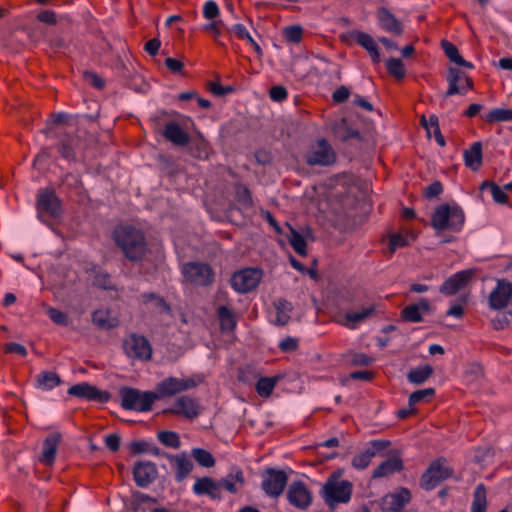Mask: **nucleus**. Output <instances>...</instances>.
<instances>
[{
  "label": "nucleus",
  "mask_w": 512,
  "mask_h": 512,
  "mask_svg": "<svg viewBox=\"0 0 512 512\" xmlns=\"http://www.w3.org/2000/svg\"><path fill=\"white\" fill-rule=\"evenodd\" d=\"M112 238L123 256L131 263H142L150 253L144 232L133 225L115 227Z\"/></svg>",
  "instance_id": "1"
},
{
  "label": "nucleus",
  "mask_w": 512,
  "mask_h": 512,
  "mask_svg": "<svg viewBox=\"0 0 512 512\" xmlns=\"http://www.w3.org/2000/svg\"><path fill=\"white\" fill-rule=\"evenodd\" d=\"M339 474L333 473L328 477L320 490V495L330 510L337 505L348 503L351 499L353 485L348 480H339Z\"/></svg>",
  "instance_id": "2"
},
{
  "label": "nucleus",
  "mask_w": 512,
  "mask_h": 512,
  "mask_svg": "<svg viewBox=\"0 0 512 512\" xmlns=\"http://www.w3.org/2000/svg\"><path fill=\"white\" fill-rule=\"evenodd\" d=\"M463 210L457 205L442 204L432 214L431 225L437 231H459L464 224Z\"/></svg>",
  "instance_id": "3"
},
{
  "label": "nucleus",
  "mask_w": 512,
  "mask_h": 512,
  "mask_svg": "<svg viewBox=\"0 0 512 512\" xmlns=\"http://www.w3.org/2000/svg\"><path fill=\"white\" fill-rule=\"evenodd\" d=\"M119 394L121 397V406L125 410L138 412L150 411L153 403L159 399V396L155 392H142L130 387H122L119 390Z\"/></svg>",
  "instance_id": "4"
},
{
  "label": "nucleus",
  "mask_w": 512,
  "mask_h": 512,
  "mask_svg": "<svg viewBox=\"0 0 512 512\" xmlns=\"http://www.w3.org/2000/svg\"><path fill=\"white\" fill-rule=\"evenodd\" d=\"M182 274L186 282L200 287H207L214 283L215 272L204 262L192 261L182 266Z\"/></svg>",
  "instance_id": "5"
},
{
  "label": "nucleus",
  "mask_w": 512,
  "mask_h": 512,
  "mask_svg": "<svg viewBox=\"0 0 512 512\" xmlns=\"http://www.w3.org/2000/svg\"><path fill=\"white\" fill-rule=\"evenodd\" d=\"M446 463L447 460L442 457L432 461L420 478V487L430 491L450 478L453 475V469Z\"/></svg>",
  "instance_id": "6"
},
{
  "label": "nucleus",
  "mask_w": 512,
  "mask_h": 512,
  "mask_svg": "<svg viewBox=\"0 0 512 512\" xmlns=\"http://www.w3.org/2000/svg\"><path fill=\"white\" fill-rule=\"evenodd\" d=\"M305 162L309 166H330L336 162V153L325 139H318L306 151Z\"/></svg>",
  "instance_id": "7"
},
{
  "label": "nucleus",
  "mask_w": 512,
  "mask_h": 512,
  "mask_svg": "<svg viewBox=\"0 0 512 512\" xmlns=\"http://www.w3.org/2000/svg\"><path fill=\"white\" fill-rule=\"evenodd\" d=\"M261 487L272 498H278L284 491L288 482L285 471L275 468H267L262 474Z\"/></svg>",
  "instance_id": "8"
},
{
  "label": "nucleus",
  "mask_w": 512,
  "mask_h": 512,
  "mask_svg": "<svg viewBox=\"0 0 512 512\" xmlns=\"http://www.w3.org/2000/svg\"><path fill=\"white\" fill-rule=\"evenodd\" d=\"M126 355L133 360L149 361L152 358V347L148 339L135 333L130 334L123 342Z\"/></svg>",
  "instance_id": "9"
},
{
  "label": "nucleus",
  "mask_w": 512,
  "mask_h": 512,
  "mask_svg": "<svg viewBox=\"0 0 512 512\" xmlns=\"http://www.w3.org/2000/svg\"><path fill=\"white\" fill-rule=\"evenodd\" d=\"M263 273L258 268H245L235 272L231 277V286L239 293L253 291L259 285Z\"/></svg>",
  "instance_id": "10"
},
{
  "label": "nucleus",
  "mask_w": 512,
  "mask_h": 512,
  "mask_svg": "<svg viewBox=\"0 0 512 512\" xmlns=\"http://www.w3.org/2000/svg\"><path fill=\"white\" fill-rule=\"evenodd\" d=\"M84 135L85 131L78 129L75 134L64 133L60 136L57 149L64 159L77 161V152L85 146Z\"/></svg>",
  "instance_id": "11"
},
{
  "label": "nucleus",
  "mask_w": 512,
  "mask_h": 512,
  "mask_svg": "<svg viewBox=\"0 0 512 512\" xmlns=\"http://www.w3.org/2000/svg\"><path fill=\"white\" fill-rule=\"evenodd\" d=\"M376 314V305L374 303H366L362 305L359 310L347 311L336 321L338 324L346 327L347 329L355 330L367 320L375 317Z\"/></svg>",
  "instance_id": "12"
},
{
  "label": "nucleus",
  "mask_w": 512,
  "mask_h": 512,
  "mask_svg": "<svg viewBox=\"0 0 512 512\" xmlns=\"http://www.w3.org/2000/svg\"><path fill=\"white\" fill-rule=\"evenodd\" d=\"M446 80L449 84V88L445 92V97H450L455 94L464 95L468 90L474 87L472 78L458 68L450 67Z\"/></svg>",
  "instance_id": "13"
},
{
  "label": "nucleus",
  "mask_w": 512,
  "mask_h": 512,
  "mask_svg": "<svg viewBox=\"0 0 512 512\" xmlns=\"http://www.w3.org/2000/svg\"><path fill=\"white\" fill-rule=\"evenodd\" d=\"M197 386V383L192 378H176L168 377L162 380L156 386V394L161 397L173 396L177 393L192 389Z\"/></svg>",
  "instance_id": "14"
},
{
  "label": "nucleus",
  "mask_w": 512,
  "mask_h": 512,
  "mask_svg": "<svg viewBox=\"0 0 512 512\" xmlns=\"http://www.w3.org/2000/svg\"><path fill=\"white\" fill-rule=\"evenodd\" d=\"M512 299V283L507 279H498L495 288L488 297L489 307L493 310H501L508 306Z\"/></svg>",
  "instance_id": "15"
},
{
  "label": "nucleus",
  "mask_w": 512,
  "mask_h": 512,
  "mask_svg": "<svg viewBox=\"0 0 512 512\" xmlns=\"http://www.w3.org/2000/svg\"><path fill=\"white\" fill-rule=\"evenodd\" d=\"M390 445L391 442L385 439L370 441L364 451L353 457L351 462L352 466L357 470H363L367 468L371 462V459L388 448Z\"/></svg>",
  "instance_id": "16"
},
{
  "label": "nucleus",
  "mask_w": 512,
  "mask_h": 512,
  "mask_svg": "<svg viewBox=\"0 0 512 512\" xmlns=\"http://www.w3.org/2000/svg\"><path fill=\"white\" fill-rule=\"evenodd\" d=\"M68 394L80 399L99 403H106L111 398L108 391H102L88 382H82L71 386L68 389Z\"/></svg>",
  "instance_id": "17"
},
{
  "label": "nucleus",
  "mask_w": 512,
  "mask_h": 512,
  "mask_svg": "<svg viewBox=\"0 0 512 512\" xmlns=\"http://www.w3.org/2000/svg\"><path fill=\"white\" fill-rule=\"evenodd\" d=\"M286 497L299 510H306L312 503V494L303 481L292 482L288 486Z\"/></svg>",
  "instance_id": "18"
},
{
  "label": "nucleus",
  "mask_w": 512,
  "mask_h": 512,
  "mask_svg": "<svg viewBox=\"0 0 512 512\" xmlns=\"http://www.w3.org/2000/svg\"><path fill=\"white\" fill-rule=\"evenodd\" d=\"M200 409L201 407L196 399L181 396L175 399L172 407L164 409L163 413L183 416L192 420L199 416Z\"/></svg>",
  "instance_id": "19"
},
{
  "label": "nucleus",
  "mask_w": 512,
  "mask_h": 512,
  "mask_svg": "<svg viewBox=\"0 0 512 512\" xmlns=\"http://www.w3.org/2000/svg\"><path fill=\"white\" fill-rule=\"evenodd\" d=\"M37 211L40 216L46 214L58 217L61 214V201L53 190H40L37 197Z\"/></svg>",
  "instance_id": "20"
},
{
  "label": "nucleus",
  "mask_w": 512,
  "mask_h": 512,
  "mask_svg": "<svg viewBox=\"0 0 512 512\" xmlns=\"http://www.w3.org/2000/svg\"><path fill=\"white\" fill-rule=\"evenodd\" d=\"M474 270L467 269L450 276L441 286L440 292L444 295H454L463 289L474 276Z\"/></svg>",
  "instance_id": "21"
},
{
  "label": "nucleus",
  "mask_w": 512,
  "mask_h": 512,
  "mask_svg": "<svg viewBox=\"0 0 512 512\" xmlns=\"http://www.w3.org/2000/svg\"><path fill=\"white\" fill-rule=\"evenodd\" d=\"M156 465L150 461H139L133 468L135 483L139 487L149 486L157 477Z\"/></svg>",
  "instance_id": "22"
},
{
  "label": "nucleus",
  "mask_w": 512,
  "mask_h": 512,
  "mask_svg": "<svg viewBox=\"0 0 512 512\" xmlns=\"http://www.w3.org/2000/svg\"><path fill=\"white\" fill-rule=\"evenodd\" d=\"M377 19L380 27L386 32L394 35L401 36L404 28L402 23L385 7H381L377 11Z\"/></svg>",
  "instance_id": "23"
},
{
  "label": "nucleus",
  "mask_w": 512,
  "mask_h": 512,
  "mask_svg": "<svg viewBox=\"0 0 512 512\" xmlns=\"http://www.w3.org/2000/svg\"><path fill=\"white\" fill-rule=\"evenodd\" d=\"M162 135L167 141L178 147H184L190 143L189 134L175 121L165 124Z\"/></svg>",
  "instance_id": "24"
},
{
  "label": "nucleus",
  "mask_w": 512,
  "mask_h": 512,
  "mask_svg": "<svg viewBox=\"0 0 512 512\" xmlns=\"http://www.w3.org/2000/svg\"><path fill=\"white\" fill-rule=\"evenodd\" d=\"M429 300L422 298L418 303L406 306L401 311V318L406 322L418 323L423 320V315L430 313Z\"/></svg>",
  "instance_id": "25"
},
{
  "label": "nucleus",
  "mask_w": 512,
  "mask_h": 512,
  "mask_svg": "<svg viewBox=\"0 0 512 512\" xmlns=\"http://www.w3.org/2000/svg\"><path fill=\"white\" fill-rule=\"evenodd\" d=\"M192 489L198 496L207 495L213 500L221 498L220 484L210 477L198 478Z\"/></svg>",
  "instance_id": "26"
},
{
  "label": "nucleus",
  "mask_w": 512,
  "mask_h": 512,
  "mask_svg": "<svg viewBox=\"0 0 512 512\" xmlns=\"http://www.w3.org/2000/svg\"><path fill=\"white\" fill-rule=\"evenodd\" d=\"M60 439L61 434L54 432L49 434L44 440L40 461L45 465H52L54 463Z\"/></svg>",
  "instance_id": "27"
},
{
  "label": "nucleus",
  "mask_w": 512,
  "mask_h": 512,
  "mask_svg": "<svg viewBox=\"0 0 512 512\" xmlns=\"http://www.w3.org/2000/svg\"><path fill=\"white\" fill-rule=\"evenodd\" d=\"M351 37L364 49H366L374 63H378L380 61V54L378 50V46L375 43L374 39L368 33L362 31H352Z\"/></svg>",
  "instance_id": "28"
},
{
  "label": "nucleus",
  "mask_w": 512,
  "mask_h": 512,
  "mask_svg": "<svg viewBox=\"0 0 512 512\" xmlns=\"http://www.w3.org/2000/svg\"><path fill=\"white\" fill-rule=\"evenodd\" d=\"M92 322L100 330H109L119 325L118 317L108 309H97L92 313Z\"/></svg>",
  "instance_id": "29"
},
{
  "label": "nucleus",
  "mask_w": 512,
  "mask_h": 512,
  "mask_svg": "<svg viewBox=\"0 0 512 512\" xmlns=\"http://www.w3.org/2000/svg\"><path fill=\"white\" fill-rule=\"evenodd\" d=\"M167 458L171 463L175 464V478L177 481L185 479L193 469V464L185 453L167 455Z\"/></svg>",
  "instance_id": "30"
},
{
  "label": "nucleus",
  "mask_w": 512,
  "mask_h": 512,
  "mask_svg": "<svg viewBox=\"0 0 512 512\" xmlns=\"http://www.w3.org/2000/svg\"><path fill=\"white\" fill-rule=\"evenodd\" d=\"M403 462L399 457H391L379 464L372 473L373 478H382L403 470Z\"/></svg>",
  "instance_id": "31"
},
{
  "label": "nucleus",
  "mask_w": 512,
  "mask_h": 512,
  "mask_svg": "<svg viewBox=\"0 0 512 512\" xmlns=\"http://www.w3.org/2000/svg\"><path fill=\"white\" fill-rule=\"evenodd\" d=\"M482 143L474 142L469 149L464 151L465 165L472 171H477L482 165Z\"/></svg>",
  "instance_id": "32"
},
{
  "label": "nucleus",
  "mask_w": 512,
  "mask_h": 512,
  "mask_svg": "<svg viewBox=\"0 0 512 512\" xmlns=\"http://www.w3.org/2000/svg\"><path fill=\"white\" fill-rule=\"evenodd\" d=\"M244 482L243 471L239 468H233L227 476L218 482V484H220V489L223 487L228 492L234 494L238 491V486L242 487Z\"/></svg>",
  "instance_id": "33"
},
{
  "label": "nucleus",
  "mask_w": 512,
  "mask_h": 512,
  "mask_svg": "<svg viewBox=\"0 0 512 512\" xmlns=\"http://www.w3.org/2000/svg\"><path fill=\"white\" fill-rule=\"evenodd\" d=\"M61 384L60 376L53 371H43L36 376V387L51 390Z\"/></svg>",
  "instance_id": "34"
},
{
  "label": "nucleus",
  "mask_w": 512,
  "mask_h": 512,
  "mask_svg": "<svg viewBox=\"0 0 512 512\" xmlns=\"http://www.w3.org/2000/svg\"><path fill=\"white\" fill-rule=\"evenodd\" d=\"M332 129H333L335 136L341 141H347L351 138H356V139L361 138L360 133L357 130L349 127L347 121L344 118L337 121L333 125Z\"/></svg>",
  "instance_id": "35"
},
{
  "label": "nucleus",
  "mask_w": 512,
  "mask_h": 512,
  "mask_svg": "<svg viewBox=\"0 0 512 512\" xmlns=\"http://www.w3.org/2000/svg\"><path fill=\"white\" fill-rule=\"evenodd\" d=\"M274 307L276 310V319L274 323L278 326L286 325L290 320V312L293 309L292 304L285 299H278L274 302Z\"/></svg>",
  "instance_id": "36"
},
{
  "label": "nucleus",
  "mask_w": 512,
  "mask_h": 512,
  "mask_svg": "<svg viewBox=\"0 0 512 512\" xmlns=\"http://www.w3.org/2000/svg\"><path fill=\"white\" fill-rule=\"evenodd\" d=\"M217 316L220 323V329L223 332L233 331L236 327V319L233 312L226 306H220L217 309Z\"/></svg>",
  "instance_id": "37"
},
{
  "label": "nucleus",
  "mask_w": 512,
  "mask_h": 512,
  "mask_svg": "<svg viewBox=\"0 0 512 512\" xmlns=\"http://www.w3.org/2000/svg\"><path fill=\"white\" fill-rule=\"evenodd\" d=\"M441 47L444 50L445 55L447 56V58L450 61L456 63L459 66H464V67H467V68H473V64L468 62V61H466L459 54V51H458L457 47L454 44H452L451 42H449L447 40H442L441 41Z\"/></svg>",
  "instance_id": "38"
},
{
  "label": "nucleus",
  "mask_w": 512,
  "mask_h": 512,
  "mask_svg": "<svg viewBox=\"0 0 512 512\" xmlns=\"http://www.w3.org/2000/svg\"><path fill=\"white\" fill-rule=\"evenodd\" d=\"M487 496L484 484H478L473 493V501L470 512H486Z\"/></svg>",
  "instance_id": "39"
},
{
  "label": "nucleus",
  "mask_w": 512,
  "mask_h": 512,
  "mask_svg": "<svg viewBox=\"0 0 512 512\" xmlns=\"http://www.w3.org/2000/svg\"><path fill=\"white\" fill-rule=\"evenodd\" d=\"M433 374V368L431 365L426 364L421 367L412 369L407 374V379L413 384H422Z\"/></svg>",
  "instance_id": "40"
},
{
  "label": "nucleus",
  "mask_w": 512,
  "mask_h": 512,
  "mask_svg": "<svg viewBox=\"0 0 512 512\" xmlns=\"http://www.w3.org/2000/svg\"><path fill=\"white\" fill-rule=\"evenodd\" d=\"M487 123H498L512 120V109L495 108L481 116Z\"/></svg>",
  "instance_id": "41"
},
{
  "label": "nucleus",
  "mask_w": 512,
  "mask_h": 512,
  "mask_svg": "<svg viewBox=\"0 0 512 512\" xmlns=\"http://www.w3.org/2000/svg\"><path fill=\"white\" fill-rule=\"evenodd\" d=\"M277 381V377H261L257 381L255 389L261 397L267 398L272 394Z\"/></svg>",
  "instance_id": "42"
},
{
  "label": "nucleus",
  "mask_w": 512,
  "mask_h": 512,
  "mask_svg": "<svg viewBox=\"0 0 512 512\" xmlns=\"http://www.w3.org/2000/svg\"><path fill=\"white\" fill-rule=\"evenodd\" d=\"M386 69L388 73L396 80H402L406 75V68L404 63L399 58H389L386 61Z\"/></svg>",
  "instance_id": "43"
},
{
  "label": "nucleus",
  "mask_w": 512,
  "mask_h": 512,
  "mask_svg": "<svg viewBox=\"0 0 512 512\" xmlns=\"http://www.w3.org/2000/svg\"><path fill=\"white\" fill-rule=\"evenodd\" d=\"M194 460L203 467L210 468L215 465V458L213 455L205 449L194 448L191 452Z\"/></svg>",
  "instance_id": "44"
},
{
  "label": "nucleus",
  "mask_w": 512,
  "mask_h": 512,
  "mask_svg": "<svg viewBox=\"0 0 512 512\" xmlns=\"http://www.w3.org/2000/svg\"><path fill=\"white\" fill-rule=\"evenodd\" d=\"M487 188H489V190H490V192L492 194V197H493L495 202L500 203V204L507 203L508 196L504 192V190L500 188L499 185H497L496 183H494L492 181H484V182H482V184L480 186V190L483 191V190H485Z\"/></svg>",
  "instance_id": "45"
},
{
  "label": "nucleus",
  "mask_w": 512,
  "mask_h": 512,
  "mask_svg": "<svg viewBox=\"0 0 512 512\" xmlns=\"http://www.w3.org/2000/svg\"><path fill=\"white\" fill-rule=\"evenodd\" d=\"M234 188L236 201L246 208L252 207L253 200L250 190L241 183L235 184Z\"/></svg>",
  "instance_id": "46"
},
{
  "label": "nucleus",
  "mask_w": 512,
  "mask_h": 512,
  "mask_svg": "<svg viewBox=\"0 0 512 512\" xmlns=\"http://www.w3.org/2000/svg\"><path fill=\"white\" fill-rule=\"evenodd\" d=\"M409 238L413 236L409 232L395 233L389 237V251L393 254L398 248L405 247L409 244Z\"/></svg>",
  "instance_id": "47"
},
{
  "label": "nucleus",
  "mask_w": 512,
  "mask_h": 512,
  "mask_svg": "<svg viewBox=\"0 0 512 512\" xmlns=\"http://www.w3.org/2000/svg\"><path fill=\"white\" fill-rule=\"evenodd\" d=\"M289 243L292 246V248L295 250V252L298 253L300 256H305L307 254L306 240L298 231L291 229V234L289 236Z\"/></svg>",
  "instance_id": "48"
},
{
  "label": "nucleus",
  "mask_w": 512,
  "mask_h": 512,
  "mask_svg": "<svg viewBox=\"0 0 512 512\" xmlns=\"http://www.w3.org/2000/svg\"><path fill=\"white\" fill-rule=\"evenodd\" d=\"M142 300L144 303L153 302L156 309L159 312L169 314L171 312L170 306L166 303L163 297L155 294V293H144L142 294Z\"/></svg>",
  "instance_id": "49"
},
{
  "label": "nucleus",
  "mask_w": 512,
  "mask_h": 512,
  "mask_svg": "<svg viewBox=\"0 0 512 512\" xmlns=\"http://www.w3.org/2000/svg\"><path fill=\"white\" fill-rule=\"evenodd\" d=\"M391 498V508L393 510H399L403 508L406 504H408L411 500V493L406 488H401L398 493L392 494Z\"/></svg>",
  "instance_id": "50"
},
{
  "label": "nucleus",
  "mask_w": 512,
  "mask_h": 512,
  "mask_svg": "<svg viewBox=\"0 0 512 512\" xmlns=\"http://www.w3.org/2000/svg\"><path fill=\"white\" fill-rule=\"evenodd\" d=\"M158 440L165 446L178 449L181 445L179 435L173 431H161L158 433Z\"/></svg>",
  "instance_id": "51"
},
{
  "label": "nucleus",
  "mask_w": 512,
  "mask_h": 512,
  "mask_svg": "<svg viewBox=\"0 0 512 512\" xmlns=\"http://www.w3.org/2000/svg\"><path fill=\"white\" fill-rule=\"evenodd\" d=\"M191 155L195 158L204 159L208 157V145L202 138L194 140L190 145Z\"/></svg>",
  "instance_id": "52"
},
{
  "label": "nucleus",
  "mask_w": 512,
  "mask_h": 512,
  "mask_svg": "<svg viewBox=\"0 0 512 512\" xmlns=\"http://www.w3.org/2000/svg\"><path fill=\"white\" fill-rule=\"evenodd\" d=\"M283 35L286 41L298 44L302 40L303 28L300 25L288 26L284 29Z\"/></svg>",
  "instance_id": "53"
},
{
  "label": "nucleus",
  "mask_w": 512,
  "mask_h": 512,
  "mask_svg": "<svg viewBox=\"0 0 512 512\" xmlns=\"http://www.w3.org/2000/svg\"><path fill=\"white\" fill-rule=\"evenodd\" d=\"M434 395H435V390L433 388L417 390L409 396V400H408L409 406L413 407L414 405L418 404L422 400H424L426 398H431Z\"/></svg>",
  "instance_id": "54"
},
{
  "label": "nucleus",
  "mask_w": 512,
  "mask_h": 512,
  "mask_svg": "<svg viewBox=\"0 0 512 512\" xmlns=\"http://www.w3.org/2000/svg\"><path fill=\"white\" fill-rule=\"evenodd\" d=\"M46 312H47V315L49 316V318L55 324H58L61 326L68 325L69 320H68V315L66 313H63L62 311H60L56 308H52V307H49Z\"/></svg>",
  "instance_id": "55"
},
{
  "label": "nucleus",
  "mask_w": 512,
  "mask_h": 512,
  "mask_svg": "<svg viewBox=\"0 0 512 512\" xmlns=\"http://www.w3.org/2000/svg\"><path fill=\"white\" fill-rule=\"evenodd\" d=\"M150 502L155 503L156 499L149 495L143 494V493H137L134 496V499L132 502L133 511L140 512L141 510H143V505L146 503H150Z\"/></svg>",
  "instance_id": "56"
},
{
  "label": "nucleus",
  "mask_w": 512,
  "mask_h": 512,
  "mask_svg": "<svg viewBox=\"0 0 512 512\" xmlns=\"http://www.w3.org/2000/svg\"><path fill=\"white\" fill-rule=\"evenodd\" d=\"M203 15L208 20H213L219 15V8L214 1H207L204 4Z\"/></svg>",
  "instance_id": "57"
},
{
  "label": "nucleus",
  "mask_w": 512,
  "mask_h": 512,
  "mask_svg": "<svg viewBox=\"0 0 512 512\" xmlns=\"http://www.w3.org/2000/svg\"><path fill=\"white\" fill-rule=\"evenodd\" d=\"M269 96L273 101L281 102L287 98V90L281 85L273 86L269 90Z\"/></svg>",
  "instance_id": "58"
},
{
  "label": "nucleus",
  "mask_w": 512,
  "mask_h": 512,
  "mask_svg": "<svg viewBox=\"0 0 512 512\" xmlns=\"http://www.w3.org/2000/svg\"><path fill=\"white\" fill-rule=\"evenodd\" d=\"M84 78L89 84L97 89H102L105 86V81L94 72L85 71Z\"/></svg>",
  "instance_id": "59"
},
{
  "label": "nucleus",
  "mask_w": 512,
  "mask_h": 512,
  "mask_svg": "<svg viewBox=\"0 0 512 512\" xmlns=\"http://www.w3.org/2000/svg\"><path fill=\"white\" fill-rule=\"evenodd\" d=\"M106 447L112 452H117L120 448V436L115 433H111L105 436L104 439Z\"/></svg>",
  "instance_id": "60"
},
{
  "label": "nucleus",
  "mask_w": 512,
  "mask_h": 512,
  "mask_svg": "<svg viewBox=\"0 0 512 512\" xmlns=\"http://www.w3.org/2000/svg\"><path fill=\"white\" fill-rule=\"evenodd\" d=\"M282 352H293L298 348V341L293 337H286L279 343Z\"/></svg>",
  "instance_id": "61"
},
{
  "label": "nucleus",
  "mask_w": 512,
  "mask_h": 512,
  "mask_svg": "<svg viewBox=\"0 0 512 512\" xmlns=\"http://www.w3.org/2000/svg\"><path fill=\"white\" fill-rule=\"evenodd\" d=\"M351 363L359 366H369L373 363V358L364 353H354L351 357Z\"/></svg>",
  "instance_id": "62"
},
{
  "label": "nucleus",
  "mask_w": 512,
  "mask_h": 512,
  "mask_svg": "<svg viewBox=\"0 0 512 512\" xmlns=\"http://www.w3.org/2000/svg\"><path fill=\"white\" fill-rule=\"evenodd\" d=\"M37 19L40 22L49 24V25H55L57 23V15L55 12L51 10H44L38 13Z\"/></svg>",
  "instance_id": "63"
},
{
  "label": "nucleus",
  "mask_w": 512,
  "mask_h": 512,
  "mask_svg": "<svg viewBox=\"0 0 512 512\" xmlns=\"http://www.w3.org/2000/svg\"><path fill=\"white\" fill-rule=\"evenodd\" d=\"M349 95V89L345 86H341L333 92L332 99L335 103H343L349 98Z\"/></svg>",
  "instance_id": "64"
}]
</instances>
